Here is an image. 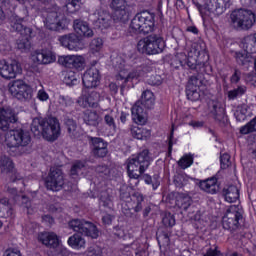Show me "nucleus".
<instances>
[{
  "mask_svg": "<svg viewBox=\"0 0 256 256\" xmlns=\"http://www.w3.org/2000/svg\"><path fill=\"white\" fill-rule=\"evenodd\" d=\"M92 143V153L95 157H106L107 150V142H104L102 138H91Z\"/></svg>",
  "mask_w": 256,
  "mask_h": 256,
  "instance_id": "obj_27",
  "label": "nucleus"
},
{
  "mask_svg": "<svg viewBox=\"0 0 256 256\" xmlns=\"http://www.w3.org/2000/svg\"><path fill=\"white\" fill-rule=\"evenodd\" d=\"M193 154L188 153V154H184L178 161V167L180 169H189V167H191V165H193Z\"/></svg>",
  "mask_w": 256,
  "mask_h": 256,
  "instance_id": "obj_42",
  "label": "nucleus"
},
{
  "mask_svg": "<svg viewBox=\"0 0 256 256\" xmlns=\"http://www.w3.org/2000/svg\"><path fill=\"white\" fill-rule=\"evenodd\" d=\"M222 195L227 203H235L239 199V188L235 185L223 189Z\"/></svg>",
  "mask_w": 256,
  "mask_h": 256,
  "instance_id": "obj_33",
  "label": "nucleus"
},
{
  "mask_svg": "<svg viewBox=\"0 0 256 256\" xmlns=\"http://www.w3.org/2000/svg\"><path fill=\"white\" fill-rule=\"evenodd\" d=\"M85 169H86L85 162L76 161L72 165V168L70 170V174L72 176H74V175H87L86 172H85Z\"/></svg>",
  "mask_w": 256,
  "mask_h": 256,
  "instance_id": "obj_45",
  "label": "nucleus"
},
{
  "mask_svg": "<svg viewBox=\"0 0 256 256\" xmlns=\"http://www.w3.org/2000/svg\"><path fill=\"white\" fill-rule=\"evenodd\" d=\"M243 51L236 52V61L240 65H247V63H251V54L256 52H251L246 48H242Z\"/></svg>",
  "mask_w": 256,
  "mask_h": 256,
  "instance_id": "obj_41",
  "label": "nucleus"
},
{
  "mask_svg": "<svg viewBox=\"0 0 256 256\" xmlns=\"http://www.w3.org/2000/svg\"><path fill=\"white\" fill-rule=\"evenodd\" d=\"M21 73V67L17 62L9 63L5 60H0V75L4 79H15L17 74Z\"/></svg>",
  "mask_w": 256,
  "mask_h": 256,
  "instance_id": "obj_23",
  "label": "nucleus"
},
{
  "mask_svg": "<svg viewBox=\"0 0 256 256\" xmlns=\"http://www.w3.org/2000/svg\"><path fill=\"white\" fill-rule=\"evenodd\" d=\"M0 213H4L3 217H11L13 215V208L7 198L0 199Z\"/></svg>",
  "mask_w": 256,
  "mask_h": 256,
  "instance_id": "obj_44",
  "label": "nucleus"
},
{
  "mask_svg": "<svg viewBox=\"0 0 256 256\" xmlns=\"http://www.w3.org/2000/svg\"><path fill=\"white\" fill-rule=\"evenodd\" d=\"M67 245L75 251H81V249L87 247V241L80 234L76 233L68 238Z\"/></svg>",
  "mask_w": 256,
  "mask_h": 256,
  "instance_id": "obj_30",
  "label": "nucleus"
},
{
  "mask_svg": "<svg viewBox=\"0 0 256 256\" xmlns=\"http://www.w3.org/2000/svg\"><path fill=\"white\" fill-rule=\"evenodd\" d=\"M64 81L66 85H77L79 83V76L77 73H75V71L70 70L66 72Z\"/></svg>",
  "mask_w": 256,
  "mask_h": 256,
  "instance_id": "obj_48",
  "label": "nucleus"
},
{
  "mask_svg": "<svg viewBox=\"0 0 256 256\" xmlns=\"http://www.w3.org/2000/svg\"><path fill=\"white\" fill-rule=\"evenodd\" d=\"M79 3H81V0H69L66 4L68 13H75V11L79 10Z\"/></svg>",
  "mask_w": 256,
  "mask_h": 256,
  "instance_id": "obj_54",
  "label": "nucleus"
},
{
  "mask_svg": "<svg viewBox=\"0 0 256 256\" xmlns=\"http://www.w3.org/2000/svg\"><path fill=\"white\" fill-rule=\"evenodd\" d=\"M99 81H101L99 69L93 66L86 70L82 77V83L86 89H93V87H97V85H99Z\"/></svg>",
  "mask_w": 256,
  "mask_h": 256,
  "instance_id": "obj_24",
  "label": "nucleus"
},
{
  "mask_svg": "<svg viewBox=\"0 0 256 256\" xmlns=\"http://www.w3.org/2000/svg\"><path fill=\"white\" fill-rule=\"evenodd\" d=\"M208 116L215 121H223L225 119V104L219 100H210L208 102Z\"/></svg>",
  "mask_w": 256,
  "mask_h": 256,
  "instance_id": "obj_22",
  "label": "nucleus"
},
{
  "mask_svg": "<svg viewBox=\"0 0 256 256\" xmlns=\"http://www.w3.org/2000/svg\"><path fill=\"white\" fill-rule=\"evenodd\" d=\"M207 49L205 42L199 41L191 44L185 52H179L176 54L175 58L178 61L179 65H195L197 63L198 57Z\"/></svg>",
  "mask_w": 256,
  "mask_h": 256,
  "instance_id": "obj_11",
  "label": "nucleus"
},
{
  "mask_svg": "<svg viewBox=\"0 0 256 256\" xmlns=\"http://www.w3.org/2000/svg\"><path fill=\"white\" fill-rule=\"evenodd\" d=\"M176 205L180 207V209H189L191 205V197L188 195H180L176 200Z\"/></svg>",
  "mask_w": 256,
  "mask_h": 256,
  "instance_id": "obj_51",
  "label": "nucleus"
},
{
  "mask_svg": "<svg viewBox=\"0 0 256 256\" xmlns=\"http://www.w3.org/2000/svg\"><path fill=\"white\" fill-rule=\"evenodd\" d=\"M30 59L35 65H51L57 61V56L51 50L41 49L33 51Z\"/></svg>",
  "mask_w": 256,
  "mask_h": 256,
  "instance_id": "obj_17",
  "label": "nucleus"
},
{
  "mask_svg": "<svg viewBox=\"0 0 256 256\" xmlns=\"http://www.w3.org/2000/svg\"><path fill=\"white\" fill-rule=\"evenodd\" d=\"M3 256H22V254L20 249L9 248L4 252Z\"/></svg>",
  "mask_w": 256,
  "mask_h": 256,
  "instance_id": "obj_60",
  "label": "nucleus"
},
{
  "mask_svg": "<svg viewBox=\"0 0 256 256\" xmlns=\"http://www.w3.org/2000/svg\"><path fill=\"white\" fill-rule=\"evenodd\" d=\"M230 0H206L204 4H198L199 13L203 21H208L211 17L223 15L229 7Z\"/></svg>",
  "mask_w": 256,
  "mask_h": 256,
  "instance_id": "obj_8",
  "label": "nucleus"
},
{
  "mask_svg": "<svg viewBox=\"0 0 256 256\" xmlns=\"http://www.w3.org/2000/svg\"><path fill=\"white\" fill-rule=\"evenodd\" d=\"M58 63L67 69H77L83 71L86 61L83 55H63L58 58Z\"/></svg>",
  "mask_w": 256,
  "mask_h": 256,
  "instance_id": "obj_16",
  "label": "nucleus"
},
{
  "mask_svg": "<svg viewBox=\"0 0 256 256\" xmlns=\"http://www.w3.org/2000/svg\"><path fill=\"white\" fill-rule=\"evenodd\" d=\"M146 81L148 85L159 86L161 83H163V78H161L159 75H153L150 76V78H148Z\"/></svg>",
  "mask_w": 256,
  "mask_h": 256,
  "instance_id": "obj_57",
  "label": "nucleus"
},
{
  "mask_svg": "<svg viewBox=\"0 0 256 256\" xmlns=\"http://www.w3.org/2000/svg\"><path fill=\"white\" fill-rule=\"evenodd\" d=\"M65 125L67 127V131L69 136L72 139H79V128L77 127V123L75 122V120L71 119V118H67L65 120Z\"/></svg>",
  "mask_w": 256,
  "mask_h": 256,
  "instance_id": "obj_40",
  "label": "nucleus"
},
{
  "mask_svg": "<svg viewBox=\"0 0 256 256\" xmlns=\"http://www.w3.org/2000/svg\"><path fill=\"white\" fill-rule=\"evenodd\" d=\"M248 109H249V107L246 104H242V105L238 106L234 113L235 119L237 121H239L240 123L245 121L247 119Z\"/></svg>",
  "mask_w": 256,
  "mask_h": 256,
  "instance_id": "obj_43",
  "label": "nucleus"
},
{
  "mask_svg": "<svg viewBox=\"0 0 256 256\" xmlns=\"http://www.w3.org/2000/svg\"><path fill=\"white\" fill-rule=\"evenodd\" d=\"M104 121L108 127L115 129L117 126L115 125V111L113 110H106L104 115Z\"/></svg>",
  "mask_w": 256,
  "mask_h": 256,
  "instance_id": "obj_52",
  "label": "nucleus"
},
{
  "mask_svg": "<svg viewBox=\"0 0 256 256\" xmlns=\"http://www.w3.org/2000/svg\"><path fill=\"white\" fill-rule=\"evenodd\" d=\"M110 7L115 11L114 21H122V23H125V21L129 20V12L127 11V1L112 0Z\"/></svg>",
  "mask_w": 256,
  "mask_h": 256,
  "instance_id": "obj_21",
  "label": "nucleus"
},
{
  "mask_svg": "<svg viewBox=\"0 0 256 256\" xmlns=\"http://www.w3.org/2000/svg\"><path fill=\"white\" fill-rule=\"evenodd\" d=\"M142 179L144 180V183H146V185H152L154 191L159 188L160 182L158 180L159 179L158 175H154V177L151 178V175L144 174L142 176ZM153 179L155 180V182H153Z\"/></svg>",
  "mask_w": 256,
  "mask_h": 256,
  "instance_id": "obj_50",
  "label": "nucleus"
},
{
  "mask_svg": "<svg viewBox=\"0 0 256 256\" xmlns=\"http://www.w3.org/2000/svg\"><path fill=\"white\" fill-rule=\"evenodd\" d=\"M90 53L97 57V59H101L103 57V39L94 38L90 42Z\"/></svg>",
  "mask_w": 256,
  "mask_h": 256,
  "instance_id": "obj_35",
  "label": "nucleus"
},
{
  "mask_svg": "<svg viewBox=\"0 0 256 256\" xmlns=\"http://www.w3.org/2000/svg\"><path fill=\"white\" fill-rule=\"evenodd\" d=\"M241 223H243V208L239 205H231L222 217L223 229L235 231L241 227Z\"/></svg>",
  "mask_w": 256,
  "mask_h": 256,
  "instance_id": "obj_10",
  "label": "nucleus"
},
{
  "mask_svg": "<svg viewBox=\"0 0 256 256\" xmlns=\"http://www.w3.org/2000/svg\"><path fill=\"white\" fill-rule=\"evenodd\" d=\"M44 25L50 31H63L67 29L69 21L62 14L52 11L46 15Z\"/></svg>",
  "mask_w": 256,
  "mask_h": 256,
  "instance_id": "obj_14",
  "label": "nucleus"
},
{
  "mask_svg": "<svg viewBox=\"0 0 256 256\" xmlns=\"http://www.w3.org/2000/svg\"><path fill=\"white\" fill-rule=\"evenodd\" d=\"M100 203L103 207H108L109 209L113 207V196L109 195V190L102 192L100 196Z\"/></svg>",
  "mask_w": 256,
  "mask_h": 256,
  "instance_id": "obj_49",
  "label": "nucleus"
},
{
  "mask_svg": "<svg viewBox=\"0 0 256 256\" xmlns=\"http://www.w3.org/2000/svg\"><path fill=\"white\" fill-rule=\"evenodd\" d=\"M58 103L61 107H71L73 105V99L69 96H59Z\"/></svg>",
  "mask_w": 256,
  "mask_h": 256,
  "instance_id": "obj_55",
  "label": "nucleus"
},
{
  "mask_svg": "<svg viewBox=\"0 0 256 256\" xmlns=\"http://www.w3.org/2000/svg\"><path fill=\"white\" fill-rule=\"evenodd\" d=\"M189 125H190V127H193V129H201V127H203V125H205V122L192 120L189 122Z\"/></svg>",
  "mask_w": 256,
  "mask_h": 256,
  "instance_id": "obj_62",
  "label": "nucleus"
},
{
  "mask_svg": "<svg viewBox=\"0 0 256 256\" xmlns=\"http://www.w3.org/2000/svg\"><path fill=\"white\" fill-rule=\"evenodd\" d=\"M10 123H17V115L13 112L11 108H1L0 109V129L2 131H7L9 129Z\"/></svg>",
  "mask_w": 256,
  "mask_h": 256,
  "instance_id": "obj_25",
  "label": "nucleus"
},
{
  "mask_svg": "<svg viewBox=\"0 0 256 256\" xmlns=\"http://www.w3.org/2000/svg\"><path fill=\"white\" fill-rule=\"evenodd\" d=\"M186 95L190 101H199V99H201V93L199 92V86L189 82L186 87Z\"/></svg>",
  "mask_w": 256,
  "mask_h": 256,
  "instance_id": "obj_36",
  "label": "nucleus"
},
{
  "mask_svg": "<svg viewBox=\"0 0 256 256\" xmlns=\"http://www.w3.org/2000/svg\"><path fill=\"white\" fill-rule=\"evenodd\" d=\"M83 120L86 125L97 127V125H99V114H97L95 111L87 110L84 112Z\"/></svg>",
  "mask_w": 256,
  "mask_h": 256,
  "instance_id": "obj_39",
  "label": "nucleus"
},
{
  "mask_svg": "<svg viewBox=\"0 0 256 256\" xmlns=\"http://www.w3.org/2000/svg\"><path fill=\"white\" fill-rule=\"evenodd\" d=\"M98 18L94 20L95 27H98V29H108V27L111 25L109 22V15L105 12H98L97 14Z\"/></svg>",
  "mask_w": 256,
  "mask_h": 256,
  "instance_id": "obj_38",
  "label": "nucleus"
},
{
  "mask_svg": "<svg viewBox=\"0 0 256 256\" xmlns=\"http://www.w3.org/2000/svg\"><path fill=\"white\" fill-rule=\"evenodd\" d=\"M9 92L19 101H31L33 88L23 80H16L9 86Z\"/></svg>",
  "mask_w": 256,
  "mask_h": 256,
  "instance_id": "obj_12",
  "label": "nucleus"
},
{
  "mask_svg": "<svg viewBox=\"0 0 256 256\" xmlns=\"http://www.w3.org/2000/svg\"><path fill=\"white\" fill-rule=\"evenodd\" d=\"M38 241L49 247L50 249H57L59 247V236L54 232H41L38 234Z\"/></svg>",
  "mask_w": 256,
  "mask_h": 256,
  "instance_id": "obj_26",
  "label": "nucleus"
},
{
  "mask_svg": "<svg viewBox=\"0 0 256 256\" xmlns=\"http://www.w3.org/2000/svg\"><path fill=\"white\" fill-rule=\"evenodd\" d=\"M255 23L256 16L251 10L238 9L230 14V25L236 31H249Z\"/></svg>",
  "mask_w": 256,
  "mask_h": 256,
  "instance_id": "obj_6",
  "label": "nucleus"
},
{
  "mask_svg": "<svg viewBox=\"0 0 256 256\" xmlns=\"http://www.w3.org/2000/svg\"><path fill=\"white\" fill-rule=\"evenodd\" d=\"M45 185L50 191H61L63 185H65V178L63 176V171L60 168L52 167L48 177H46Z\"/></svg>",
  "mask_w": 256,
  "mask_h": 256,
  "instance_id": "obj_15",
  "label": "nucleus"
},
{
  "mask_svg": "<svg viewBox=\"0 0 256 256\" xmlns=\"http://www.w3.org/2000/svg\"><path fill=\"white\" fill-rule=\"evenodd\" d=\"M131 133L134 139H139L140 141H147L151 137V130L143 126H133Z\"/></svg>",
  "mask_w": 256,
  "mask_h": 256,
  "instance_id": "obj_34",
  "label": "nucleus"
},
{
  "mask_svg": "<svg viewBox=\"0 0 256 256\" xmlns=\"http://www.w3.org/2000/svg\"><path fill=\"white\" fill-rule=\"evenodd\" d=\"M204 256H223V254H221V251H219L217 246H214L208 249Z\"/></svg>",
  "mask_w": 256,
  "mask_h": 256,
  "instance_id": "obj_61",
  "label": "nucleus"
},
{
  "mask_svg": "<svg viewBox=\"0 0 256 256\" xmlns=\"http://www.w3.org/2000/svg\"><path fill=\"white\" fill-rule=\"evenodd\" d=\"M116 63V68L120 69L119 74L116 76L117 81H123L121 86L125 87L129 82L139 83V81H145L146 77H149L148 73H151L153 69L147 65L138 67L135 71L127 74L123 67H125V60L121 59V57H117L114 60Z\"/></svg>",
  "mask_w": 256,
  "mask_h": 256,
  "instance_id": "obj_4",
  "label": "nucleus"
},
{
  "mask_svg": "<svg viewBox=\"0 0 256 256\" xmlns=\"http://www.w3.org/2000/svg\"><path fill=\"white\" fill-rule=\"evenodd\" d=\"M246 91H247V87L239 86L238 88H235L228 92V99L230 101H235V99H237V97H241V96L245 95Z\"/></svg>",
  "mask_w": 256,
  "mask_h": 256,
  "instance_id": "obj_46",
  "label": "nucleus"
},
{
  "mask_svg": "<svg viewBox=\"0 0 256 256\" xmlns=\"http://www.w3.org/2000/svg\"><path fill=\"white\" fill-rule=\"evenodd\" d=\"M151 165L149 150H143L136 156L128 159L127 173L130 179H134L135 185H139V177L143 175Z\"/></svg>",
  "mask_w": 256,
  "mask_h": 256,
  "instance_id": "obj_3",
  "label": "nucleus"
},
{
  "mask_svg": "<svg viewBox=\"0 0 256 256\" xmlns=\"http://www.w3.org/2000/svg\"><path fill=\"white\" fill-rule=\"evenodd\" d=\"M230 156L229 154H223L221 157H220V163H221V167L222 169H227V167H229L230 165Z\"/></svg>",
  "mask_w": 256,
  "mask_h": 256,
  "instance_id": "obj_59",
  "label": "nucleus"
},
{
  "mask_svg": "<svg viewBox=\"0 0 256 256\" xmlns=\"http://www.w3.org/2000/svg\"><path fill=\"white\" fill-rule=\"evenodd\" d=\"M141 105L146 109H152L153 105H155V95L151 90H145L142 93Z\"/></svg>",
  "mask_w": 256,
  "mask_h": 256,
  "instance_id": "obj_37",
  "label": "nucleus"
},
{
  "mask_svg": "<svg viewBox=\"0 0 256 256\" xmlns=\"http://www.w3.org/2000/svg\"><path fill=\"white\" fill-rule=\"evenodd\" d=\"M31 131L36 137L42 135L45 141H57L61 137V124L55 117L34 118L31 124Z\"/></svg>",
  "mask_w": 256,
  "mask_h": 256,
  "instance_id": "obj_1",
  "label": "nucleus"
},
{
  "mask_svg": "<svg viewBox=\"0 0 256 256\" xmlns=\"http://www.w3.org/2000/svg\"><path fill=\"white\" fill-rule=\"evenodd\" d=\"M155 29V16L144 11L134 16L130 23V33L134 35H147Z\"/></svg>",
  "mask_w": 256,
  "mask_h": 256,
  "instance_id": "obj_5",
  "label": "nucleus"
},
{
  "mask_svg": "<svg viewBox=\"0 0 256 256\" xmlns=\"http://www.w3.org/2000/svg\"><path fill=\"white\" fill-rule=\"evenodd\" d=\"M68 225L70 229H73L76 233H81V235H85L86 237H91L92 239H97V237H99L97 226L91 222L74 219L71 220Z\"/></svg>",
  "mask_w": 256,
  "mask_h": 256,
  "instance_id": "obj_13",
  "label": "nucleus"
},
{
  "mask_svg": "<svg viewBox=\"0 0 256 256\" xmlns=\"http://www.w3.org/2000/svg\"><path fill=\"white\" fill-rule=\"evenodd\" d=\"M137 49L146 55H159L165 49V39L159 34L148 35L138 41Z\"/></svg>",
  "mask_w": 256,
  "mask_h": 256,
  "instance_id": "obj_7",
  "label": "nucleus"
},
{
  "mask_svg": "<svg viewBox=\"0 0 256 256\" xmlns=\"http://www.w3.org/2000/svg\"><path fill=\"white\" fill-rule=\"evenodd\" d=\"M199 187L202 191L210 195H215L219 191V183L215 177L200 181Z\"/></svg>",
  "mask_w": 256,
  "mask_h": 256,
  "instance_id": "obj_28",
  "label": "nucleus"
},
{
  "mask_svg": "<svg viewBox=\"0 0 256 256\" xmlns=\"http://www.w3.org/2000/svg\"><path fill=\"white\" fill-rule=\"evenodd\" d=\"M37 100L41 101L42 103H45V101H49V93H47V91H45V89H40L37 92Z\"/></svg>",
  "mask_w": 256,
  "mask_h": 256,
  "instance_id": "obj_58",
  "label": "nucleus"
},
{
  "mask_svg": "<svg viewBox=\"0 0 256 256\" xmlns=\"http://www.w3.org/2000/svg\"><path fill=\"white\" fill-rule=\"evenodd\" d=\"M26 17H29V11H27V8H23L22 15H13L11 21L12 31H16L24 37L17 43V48L24 53L31 49V41L29 39L33 37V29L23 26V21H25Z\"/></svg>",
  "mask_w": 256,
  "mask_h": 256,
  "instance_id": "obj_2",
  "label": "nucleus"
},
{
  "mask_svg": "<svg viewBox=\"0 0 256 256\" xmlns=\"http://www.w3.org/2000/svg\"><path fill=\"white\" fill-rule=\"evenodd\" d=\"M131 111L134 123H136L137 125H145V123H147V116L145 115L143 107H141V103L137 102L132 107Z\"/></svg>",
  "mask_w": 256,
  "mask_h": 256,
  "instance_id": "obj_31",
  "label": "nucleus"
},
{
  "mask_svg": "<svg viewBox=\"0 0 256 256\" xmlns=\"http://www.w3.org/2000/svg\"><path fill=\"white\" fill-rule=\"evenodd\" d=\"M81 256H103L99 248L89 247Z\"/></svg>",
  "mask_w": 256,
  "mask_h": 256,
  "instance_id": "obj_56",
  "label": "nucleus"
},
{
  "mask_svg": "<svg viewBox=\"0 0 256 256\" xmlns=\"http://www.w3.org/2000/svg\"><path fill=\"white\" fill-rule=\"evenodd\" d=\"M43 223H46V225H53L55 223V219L51 217L50 215H44L42 217Z\"/></svg>",
  "mask_w": 256,
  "mask_h": 256,
  "instance_id": "obj_63",
  "label": "nucleus"
},
{
  "mask_svg": "<svg viewBox=\"0 0 256 256\" xmlns=\"http://www.w3.org/2000/svg\"><path fill=\"white\" fill-rule=\"evenodd\" d=\"M163 225L165 227H174L175 225V216L172 215L171 213H166L162 219Z\"/></svg>",
  "mask_w": 256,
  "mask_h": 256,
  "instance_id": "obj_53",
  "label": "nucleus"
},
{
  "mask_svg": "<svg viewBox=\"0 0 256 256\" xmlns=\"http://www.w3.org/2000/svg\"><path fill=\"white\" fill-rule=\"evenodd\" d=\"M239 79H241L240 73L236 70L231 77V83H239Z\"/></svg>",
  "mask_w": 256,
  "mask_h": 256,
  "instance_id": "obj_64",
  "label": "nucleus"
},
{
  "mask_svg": "<svg viewBox=\"0 0 256 256\" xmlns=\"http://www.w3.org/2000/svg\"><path fill=\"white\" fill-rule=\"evenodd\" d=\"M74 31L80 37H93V30L89 27V24L85 21L75 20Z\"/></svg>",
  "mask_w": 256,
  "mask_h": 256,
  "instance_id": "obj_29",
  "label": "nucleus"
},
{
  "mask_svg": "<svg viewBox=\"0 0 256 256\" xmlns=\"http://www.w3.org/2000/svg\"><path fill=\"white\" fill-rule=\"evenodd\" d=\"M0 171L1 173L11 174L10 181H12V183H15V181H21V179H23V177L17 173V170H15L13 160L7 156H2L0 159Z\"/></svg>",
  "mask_w": 256,
  "mask_h": 256,
  "instance_id": "obj_20",
  "label": "nucleus"
},
{
  "mask_svg": "<svg viewBox=\"0 0 256 256\" xmlns=\"http://www.w3.org/2000/svg\"><path fill=\"white\" fill-rule=\"evenodd\" d=\"M2 145L10 149L13 147H27L31 143V135L23 129L9 130L0 139Z\"/></svg>",
  "mask_w": 256,
  "mask_h": 256,
  "instance_id": "obj_9",
  "label": "nucleus"
},
{
  "mask_svg": "<svg viewBox=\"0 0 256 256\" xmlns=\"http://www.w3.org/2000/svg\"><path fill=\"white\" fill-rule=\"evenodd\" d=\"M99 101H101V95L99 92L92 91L87 94V90H83L82 95L77 100V103L79 107H83V109H87V107L95 109L99 107Z\"/></svg>",
  "mask_w": 256,
  "mask_h": 256,
  "instance_id": "obj_18",
  "label": "nucleus"
},
{
  "mask_svg": "<svg viewBox=\"0 0 256 256\" xmlns=\"http://www.w3.org/2000/svg\"><path fill=\"white\" fill-rule=\"evenodd\" d=\"M255 132H256V117L240 128V133L242 135H249V133H255Z\"/></svg>",
  "mask_w": 256,
  "mask_h": 256,
  "instance_id": "obj_47",
  "label": "nucleus"
},
{
  "mask_svg": "<svg viewBox=\"0 0 256 256\" xmlns=\"http://www.w3.org/2000/svg\"><path fill=\"white\" fill-rule=\"evenodd\" d=\"M58 41L62 47L68 49V51H81L83 49V44L81 39L75 33H70L58 37Z\"/></svg>",
  "mask_w": 256,
  "mask_h": 256,
  "instance_id": "obj_19",
  "label": "nucleus"
},
{
  "mask_svg": "<svg viewBox=\"0 0 256 256\" xmlns=\"http://www.w3.org/2000/svg\"><path fill=\"white\" fill-rule=\"evenodd\" d=\"M8 193H10V195H13L14 201H22L21 206L27 210L28 215H33L35 213V208H31V202L29 201L28 197L17 195V189L15 188L8 189Z\"/></svg>",
  "mask_w": 256,
  "mask_h": 256,
  "instance_id": "obj_32",
  "label": "nucleus"
}]
</instances>
